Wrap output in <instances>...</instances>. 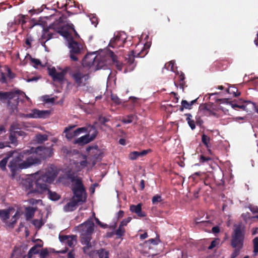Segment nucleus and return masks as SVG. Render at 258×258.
I'll return each mask as SVG.
<instances>
[{
    "label": "nucleus",
    "instance_id": "nucleus-1",
    "mask_svg": "<svg viewBox=\"0 0 258 258\" xmlns=\"http://www.w3.org/2000/svg\"><path fill=\"white\" fill-rule=\"evenodd\" d=\"M58 170L53 165L47 169L29 175L22 181V185L26 190H29L28 195L42 194L47 190V185L44 183L52 182L57 174Z\"/></svg>",
    "mask_w": 258,
    "mask_h": 258
},
{
    "label": "nucleus",
    "instance_id": "nucleus-2",
    "mask_svg": "<svg viewBox=\"0 0 258 258\" xmlns=\"http://www.w3.org/2000/svg\"><path fill=\"white\" fill-rule=\"evenodd\" d=\"M72 24H69L64 21V18L60 17L59 19L52 25V28L57 33H59L67 40L68 42V47L70 49V57L74 61L78 60L77 55L81 52V46L77 42L75 41L72 36L69 34L68 31L70 28L73 29L76 35L78 34L72 27Z\"/></svg>",
    "mask_w": 258,
    "mask_h": 258
},
{
    "label": "nucleus",
    "instance_id": "nucleus-3",
    "mask_svg": "<svg viewBox=\"0 0 258 258\" xmlns=\"http://www.w3.org/2000/svg\"><path fill=\"white\" fill-rule=\"evenodd\" d=\"M75 229L80 233L81 242L85 245L83 247L84 252L90 254L92 249L90 241L92 238V235L94 231V223L92 219L89 218L85 222L76 227Z\"/></svg>",
    "mask_w": 258,
    "mask_h": 258
},
{
    "label": "nucleus",
    "instance_id": "nucleus-4",
    "mask_svg": "<svg viewBox=\"0 0 258 258\" xmlns=\"http://www.w3.org/2000/svg\"><path fill=\"white\" fill-rule=\"evenodd\" d=\"M107 55L108 57L111 58L113 61H115V56L113 52L111 51L106 50L102 51L95 56L93 54L86 55L83 60V65L88 66L94 71L101 69L106 64L104 62V58Z\"/></svg>",
    "mask_w": 258,
    "mask_h": 258
},
{
    "label": "nucleus",
    "instance_id": "nucleus-5",
    "mask_svg": "<svg viewBox=\"0 0 258 258\" xmlns=\"http://www.w3.org/2000/svg\"><path fill=\"white\" fill-rule=\"evenodd\" d=\"M74 196L72 200L63 207L65 212H71L75 210L78 204H82L86 201L87 194L83 185L77 180L76 184L73 187Z\"/></svg>",
    "mask_w": 258,
    "mask_h": 258
},
{
    "label": "nucleus",
    "instance_id": "nucleus-6",
    "mask_svg": "<svg viewBox=\"0 0 258 258\" xmlns=\"http://www.w3.org/2000/svg\"><path fill=\"white\" fill-rule=\"evenodd\" d=\"M23 157L22 154H20L15 159H13L9 165L12 172H15L18 169H25L30 167L31 166L37 165L40 163L41 160L36 157L32 155L23 162L21 160Z\"/></svg>",
    "mask_w": 258,
    "mask_h": 258
},
{
    "label": "nucleus",
    "instance_id": "nucleus-7",
    "mask_svg": "<svg viewBox=\"0 0 258 258\" xmlns=\"http://www.w3.org/2000/svg\"><path fill=\"white\" fill-rule=\"evenodd\" d=\"M19 98V95L18 92L0 91V99H8V106L13 112L17 113L19 112V109L18 108V102L16 100Z\"/></svg>",
    "mask_w": 258,
    "mask_h": 258
},
{
    "label": "nucleus",
    "instance_id": "nucleus-8",
    "mask_svg": "<svg viewBox=\"0 0 258 258\" xmlns=\"http://www.w3.org/2000/svg\"><path fill=\"white\" fill-rule=\"evenodd\" d=\"M14 211L13 208H9L7 210L2 211L0 212V216L3 221L5 223L7 227L12 228L17 222V220L19 218L20 212L17 211L13 215L12 219L10 220V215L13 213Z\"/></svg>",
    "mask_w": 258,
    "mask_h": 258
},
{
    "label": "nucleus",
    "instance_id": "nucleus-9",
    "mask_svg": "<svg viewBox=\"0 0 258 258\" xmlns=\"http://www.w3.org/2000/svg\"><path fill=\"white\" fill-rule=\"evenodd\" d=\"M243 230V228L241 225L235 226L231 242L234 248L241 249L242 247L244 239Z\"/></svg>",
    "mask_w": 258,
    "mask_h": 258
},
{
    "label": "nucleus",
    "instance_id": "nucleus-10",
    "mask_svg": "<svg viewBox=\"0 0 258 258\" xmlns=\"http://www.w3.org/2000/svg\"><path fill=\"white\" fill-rule=\"evenodd\" d=\"M71 76L75 83L78 86H85L88 80L90 78L89 74L88 73L80 70L72 73Z\"/></svg>",
    "mask_w": 258,
    "mask_h": 258
},
{
    "label": "nucleus",
    "instance_id": "nucleus-11",
    "mask_svg": "<svg viewBox=\"0 0 258 258\" xmlns=\"http://www.w3.org/2000/svg\"><path fill=\"white\" fill-rule=\"evenodd\" d=\"M88 134L78 138L76 143L79 144H86L93 140L97 135V132L96 128L93 126H89L86 127Z\"/></svg>",
    "mask_w": 258,
    "mask_h": 258
},
{
    "label": "nucleus",
    "instance_id": "nucleus-12",
    "mask_svg": "<svg viewBox=\"0 0 258 258\" xmlns=\"http://www.w3.org/2000/svg\"><path fill=\"white\" fill-rule=\"evenodd\" d=\"M69 69L68 67L62 70L59 68H57V70L54 67H49L48 68V73L54 81H62Z\"/></svg>",
    "mask_w": 258,
    "mask_h": 258
},
{
    "label": "nucleus",
    "instance_id": "nucleus-13",
    "mask_svg": "<svg viewBox=\"0 0 258 258\" xmlns=\"http://www.w3.org/2000/svg\"><path fill=\"white\" fill-rule=\"evenodd\" d=\"M35 153L39 155L42 159L49 158L53 154V146L51 145L48 147L45 146H39L37 147L35 151Z\"/></svg>",
    "mask_w": 258,
    "mask_h": 258
},
{
    "label": "nucleus",
    "instance_id": "nucleus-14",
    "mask_svg": "<svg viewBox=\"0 0 258 258\" xmlns=\"http://www.w3.org/2000/svg\"><path fill=\"white\" fill-rule=\"evenodd\" d=\"M50 112L48 110H39L36 109H33L31 112L28 114L19 113L21 117L25 118H45L49 115Z\"/></svg>",
    "mask_w": 258,
    "mask_h": 258
},
{
    "label": "nucleus",
    "instance_id": "nucleus-15",
    "mask_svg": "<svg viewBox=\"0 0 258 258\" xmlns=\"http://www.w3.org/2000/svg\"><path fill=\"white\" fill-rule=\"evenodd\" d=\"M88 162H87L86 157L84 155L79 154L77 160L74 161V166L72 167V172L73 174L78 172L87 166Z\"/></svg>",
    "mask_w": 258,
    "mask_h": 258
},
{
    "label": "nucleus",
    "instance_id": "nucleus-16",
    "mask_svg": "<svg viewBox=\"0 0 258 258\" xmlns=\"http://www.w3.org/2000/svg\"><path fill=\"white\" fill-rule=\"evenodd\" d=\"M77 180H79L82 184L81 179L76 178L74 175H73L71 173H69L68 174H64L62 175H60L57 181L62 184H67L69 181H71L72 182L73 188L76 184Z\"/></svg>",
    "mask_w": 258,
    "mask_h": 258
},
{
    "label": "nucleus",
    "instance_id": "nucleus-17",
    "mask_svg": "<svg viewBox=\"0 0 258 258\" xmlns=\"http://www.w3.org/2000/svg\"><path fill=\"white\" fill-rule=\"evenodd\" d=\"M72 127H67L64 130L66 133V137L68 140H71L75 137L79 136L81 133H86L87 128L86 127L78 128L75 131L72 130Z\"/></svg>",
    "mask_w": 258,
    "mask_h": 258
},
{
    "label": "nucleus",
    "instance_id": "nucleus-18",
    "mask_svg": "<svg viewBox=\"0 0 258 258\" xmlns=\"http://www.w3.org/2000/svg\"><path fill=\"white\" fill-rule=\"evenodd\" d=\"M59 238L61 242L65 244H67L70 247H73L77 243L76 236L74 235L59 236Z\"/></svg>",
    "mask_w": 258,
    "mask_h": 258
},
{
    "label": "nucleus",
    "instance_id": "nucleus-19",
    "mask_svg": "<svg viewBox=\"0 0 258 258\" xmlns=\"http://www.w3.org/2000/svg\"><path fill=\"white\" fill-rule=\"evenodd\" d=\"M18 128L17 124H13L11 126L10 128V135L9 137L10 140L12 144H14L16 142V135L18 134L19 135H21L20 132L15 131V130Z\"/></svg>",
    "mask_w": 258,
    "mask_h": 258
},
{
    "label": "nucleus",
    "instance_id": "nucleus-20",
    "mask_svg": "<svg viewBox=\"0 0 258 258\" xmlns=\"http://www.w3.org/2000/svg\"><path fill=\"white\" fill-rule=\"evenodd\" d=\"M149 152H150V150H143L141 152L134 151L129 154L128 158L130 159H131L132 160H134L137 159L138 158H139L140 157L145 156Z\"/></svg>",
    "mask_w": 258,
    "mask_h": 258
},
{
    "label": "nucleus",
    "instance_id": "nucleus-21",
    "mask_svg": "<svg viewBox=\"0 0 258 258\" xmlns=\"http://www.w3.org/2000/svg\"><path fill=\"white\" fill-rule=\"evenodd\" d=\"M130 209L132 212L136 213L139 217H143L145 216V213L142 212L141 204H139L137 205H131Z\"/></svg>",
    "mask_w": 258,
    "mask_h": 258
},
{
    "label": "nucleus",
    "instance_id": "nucleus-22",
    "mask_svg": "<svg viewBox=\"0 0 258 258\" xmlns=\"http://www.w3.org/2000/svg\"><path fill=\"white\" fill-rule=\"evenodd\" d=\"M40 243H38L30 248L28 253V258H32L33 254L39 253V248L42 247L43 246V244L41 240H40Z\"/></svg>",
    "mask_w": 258,
    "mask_h": 258
},
{
    "label": "nucleus",
    "instance_id": "nucleus-23",
    "mask_svg": "<svg viewBox=\"0 0 258 258\" xmlns=\"http://www.w3.org/2000/svg\"><path fill=\"white\" fill-rule=\"evenodd\" d=\"M238 108L248 111L249 108H255L254 104L250 102H245L242 105H238Z\"/></svg>",
    "mask_w": 258,
    "mask_h": 258
},
{
    "label": "nucleus",
    "instance_id": "nucleus-24",
    "mask_svg": "<svg viewBox=\"0 0 258 258\" xmlns=\"http://www.w3.org/2000/svg\"><path fill=\"white\" fill-rule=\"evenodd\" d=\"M159 241V239L158 238L150 239L145 242V247H148L150 249L152 248L151 245H156L158 243Z\"/></svg>",
    "mask_w": 258,
    "mask_h": 258
},
{
    "label": "nucleus",
    "instance_id": "nucleus-25",
    "mask_svg": "<svg viewBox=\"0 0 258 258\" xmlns=\"http://www.w3.org/2000/svg\"><path fill=\"white\" fill-rule=\"evenodd\" d=\"M51 35L48 32L47 30H44L43 31L40 40L41 42H43L49 40L51 38Z\"/></svg>",
    "mask_w": 258,
    "mask_h": 258
},
{
    "label": "nucleus",
    "instance_id": "nucleus-26",
    "mask_svg": "<svg viewBox=\"0 0 258 258\" xmlns=\"http://www.w3.org/2000/svg\"><path fill=\"white\" fill-rule=\"evenodd\" d=\"M35 209L32 207H28L26 208V219L31 218L35 213Z\"/></svg>",
    "mask_w": 258,
    "mask_h": 258
},
{
    "label": "nucleus",
    "instance_id": "nucleus-27",
    "mask_svg": "<svg viewBox=\"0 0 258 258\" xmlns=\"http://www.w3.org/2000/svg\"><path fill=\"white\" fill-rule=\"evenodd\" d=\"M99 258H108V251L104 249H100L97 251Z\"/></svg>",
    "mask_w": 258,
    "mask_h": 258
},
{
    "label": "nucleus",
    "instance_id": "nucleus-28",
    "mask_svg": "<svg viewBox=\"0 0 258 258\" xmlns=\"http://www.w3.org/2000/svg\"><path fill=\"white\" fill-rule=\"evenodd\" d=\"M46 191L48 192L49 198H50V200L52 201H56L58 200L60 198L59 195H58L55 192L51 191L50 190H48V188L47 190H46Z\"/></svg>",
    "mask_w": 258,
    "mask_h": 258
},
{
    "label": "nucleus",
    "instance_id": "nucleus-29",
    "mask_svg": "<svg viewBox=\"0 0 258 258\" xmlns=\"http://www.w3.org/2000/svg\"><path fill=\"white\" fill-rule=\"evenodd\" d=\"M36 141L38 143H42L48 139L46 135L38 134L35 137Z\"/></svg>",
    "mask_w": 258,
    "mask_h": 258
},
{
    "label": "nucleus",
    "instance_id": "nucleus-30",
    "mask_svg": "<svg viewBox=\"0 0 258 258\" xmlns=\"http://www.w3.org/2000/svg\"><path fill=\"white\" fill-rule=\"evenodd\" d=\"M185 115L187 116L186 120L187 121L188 124L189 126L191 128V130H194L196 126L195 124V122L193 120L191 119L192 116L190 114H186Z\"/></svg>",
    "mask_w": 258,
    "mask_h": 258
},
{
    "label": "nucleus",
    "instance_id": "nucleus-31",
    "mask_svg": "<svg viewBox=\"0 0 258 258\" xmlns=\"http://www.w3.org/2000/svg\"><path fill=\"white\" fill-rule=\"evenodd\" d=\"M32 224L37 228H40L44 224L42 219H35L32 221Z\"/></svg>",
    "mask_w": 258,
    "mask_h": 258
},
{
    "label": "nucleus",
    "instance_id": "nucleus-32",
    "mask_svg": "<svg viewBox=\"0 0 258 258\" xmlns=\"http://www.w3.org/2000/svg\"><path fill=\"white\" fill-rule=\"evenodd\" d=\"M253 253L254 255H256L258 253V237L254 238L253 239Z\"/></svg>",
    "mask_w": 258,
    "mask_h": 258
},
{
    "label": "nucleus",
    "instance_id": "nucleus-33",
    "mask_svg": "<svg viewBox=\"0 0 258 258\" xmlns=\"http://www.w3.org/2000/svg\"><path fill=\"white\" fill-rule=\"evenodd\" d=\"M196 100L192 101L191 102V104H189L187 101L186 100H182L181 102V105H182V108H181V110H183V108H189L191 105L195 102Z\"/></svg>",
    "mask_w": 258,
    "mask_h": 258
},
{
    "label": "nucleus",
    "instance_id": "nucleus-34",
    "mask_svg": "<svg viewBox=\"0 0 258 258\" xmlns=\"http://www.w3.org/2000/svg\"><path fill=\"white\" fill-rule=\"evenodd\" d=\"M124 228L119 225L118 229L116 230L115 232V234L117 236L120 237L124 235Z\"/></svg>",
    "mask_w": 258,
    "mask_h": 258
},
{
    "label": "nucleus",
    "instance_id": "nucleus-35",
    "mask_svg": "<svg viewBox=\"0 0 258 258\" xmlns=\"http://www.w3.org/2000/svg\"><path fill=\"white\" fill-rule=\"evenodd\" d=\"M210 139L209 137L205 135H203L202 141L203 144L207 147L209 148Z\"/></svg>",
    "mask_w": 258,
    "mask_h": 258
},
{
    "label": "nucleus",
    "instance_id": "nucleus-36",
    "mask_svg": "<svg viewBox=\"0 0 258 258\" xmlns=\"http://www.w3.org/2000/svg\"><path fill=\"white\" fill-rule=\"evenodd\" d=\"M115 56H116L115 55H114ZM105 63H106V64L105 66H104L102 68H104V69H105V68H104L105 67V66H106L107 64L110 63L111 61H112L113 62H115L117 63V66H118V62L117 61V57L115 56V61H113L112 59H111V58H110V57H108L107 55L105 57Z\"/></svg>",
    "mask_w": 258,
    "mask_h": 258
},
{
    "label": "nucleus",
    "instance_id": "nucleus-37",
    "mask_svg": "<svg viewBox=\"0 0 258 258\" xmlns=\"http://www.w3.org/2000/svg\"><path fill=\"white\" fill-rule=\"evenodd\" d=\"M9 158V157H5L1 161L0 167L3 170H5L6 169V166Z\"/></svg>",
    "mask_w": 258,
    "mask_h": 258
},
{
    "label": "nucleus",
    "instance_id": "nucleus-38",
    "mask_svg": "<svg viewBox=\"0 0 258 258\" xmlns=\"http://www.w3.org/2000/svg\"><path fill=\"white\" fill-rule=\"evenodd\" d=\"M162 201V198L160 196L157 195L152 198V203L153 204H157Z\"/></svg>",
    "mask_w": 258,
    "mask_h": 258
},
{
    "label": "nucleus",
    "instance_id": "nucleus-39",
    "mask_svg": "<svg viewBox=\"0 0 258 258\" xmlns=\"http://www.w3.org/2000/svg\"><path fill=\"white\" fill-rule=\"evenodd\" d=\"M133 119L134 116L132 115H130L122 119V122L124 123H130L133 121Z\"/></svg>",
    "mask_w": 258,
    "mask_h": 258
},
{
    "label": "nucleus",
    "instance_id": "nucleus-40",
    "mask_svg": "<svg viewBox=\"0 0 258 258\" xmlns=\"http://www.w3.org/2000/svg\"><path fill=\"white\" fill-rule=\"evenodd\" d=\"M30 60L32 63V66L35 68H36L37 66L41 64L40 61L38 59L33 58L30 57Z\"/></svg>",
    "mask_w": 258,
    "mask_h": 258
},
{
    "label": "nucleus",
    "instance_id": "nucleus-41",
    "mask_svg": "<svg viewBox=\"0 0 258 258\" xmlns=\"http://www.w3.org/2000/svg\"><path fill=\"white\" fill-rule=\"evenodd\" d=\"M227 91L229 93L233 94L234 96H238L240 95V93L238 92L237 89L234 88H233L231 89L229 88Z\"/></svg>",
    "mask_w": 258,
    "mask_h": 258
},
{
    "label": "nucleus",
    "instance_id": "nucleus-42",
    "mask_svg": "<svg viewBox=\"0 0 258 258\" xmlns=\"http://www.w3.org/2000/svg\"><path fill=\"white\" fill-rule=\"evenodd\" d=\"M48 254V251L46 248L43 249L39 253L40 258H45Z\"/></svg>",
    "mask_w": 258,
    "mask_h": 258
},
{
    "label": "nucleus",
    "instance_id": "nucleus-43",
    "mask_svg": "<svg viewBox=\"0 0 258 258\" xmlns=\"http://www.w3.org/2000/svg\"><path fill=\"white\" fill-rule=\"evenodd\" d=\"M111 100L116 104H119L121 103L120 99L114 94H111Z\"/></svg>",
    "mask_w": 258,
    "mask_h": 258
},
{
    "label": "nucleus",
    "instance_id": "nucleus-44",
    "mask_svg": "<svg viewBox=\"0 0 258 258\" xmlns=\"http://www.w3.org/2000/svg\"><path fill=\"white\" fill-rule=\"evenodd\" d=\"M132 218L128 217L126 219H123L120 223V226L124 228V226H126L127 224L131 221Z\"/></svg>",
    "mask_w": 258,
    "mask_h": 258
},
{
    "label": "nucleus",
    "instance_id": "nucleus-45",
    "mask_svg": "<svg viewBox=\"0 0 258 258\" xmlns=\"http://www.w3.org/2000/svg\"><path fill=\"white\" fill-rule=\"evenodd\" d=\"M174 61H170L168 64L167 69L171 70V71L174 72L176 69V67L174 66Z\"/></svg>",
    "mask_w": 258,
    "mask_h": 258
},
{
    "label": "nucleus",
    "instance_id": "nucleus-46",
    "mask_svg": "<svg viewBox=\"0 0 258 258\" xmlns=\"http://www.w3.org/2000/svg\"><path fill=\"white\" fill-rule=\"evenodd\" d=\"M55 100L54 98H50L48 96L44 97V101L47 103H53Z\"/></svg>",
    "mask_w": 258,
    "mask_h": 258
},
{
    "label": "nucleus",
    "instance_id": "nucleus-47",
    "mask_svg": "<svg viewBox=\"0 0 258 258\" xmlns=\"http://www.w3.org/2000/svg\"><path fill=\"white\" fill-rule=\"evenodd\" d=\"M150 47V44L149 43H146L144 46V49H143L140 53H137V55L139 56L142 57L143 56L141 54V53L143 52L144 50H145L146 49L149 48Z\"/></svg>",
    "mask_w": 258,
    "mask_h": 258
},
{
    "label": "nucleus",
    "instance_id": "nucleus-48",
    "mask_svg": "<svg viewBox=\"0 0 258 258\" xmlns=\"http://www.w3.org/2000/svg\"><path fill=\"white\" fill-rule=\"evenodd\" d=\"M218 243V241L217 240H215L212 241L210 245L208 247L209 249H212L214 247L216 246V245Z\"/></svg>",
    "mask_w": 258,
    "mask_h": 258
},
{
    "label": "nucleus",
    "instance_id": "nucleus-49",
    "mask_svg": "<svg viewBox=\"0 0 258 258\" xmlns=\"http://www.w3.org/2000/svg\"><path fill=\"white\" fill-rule=\"evenodd\" d=\"M235 250L232 253L231 255V258H235L239 254V250L240 249H238L237 248H235Z\"/></svg>",
    "mask_w": 258,
    "mask_h": 258
},
{
    "label": "nucleus",
    "instance_id": "nucleus-50",
    "mask_svg": "<svg viewBox=\"0 0 258 258\" xmlns=\"http://www.w3.org/2000/svg\"><path fill=\"white\" fill-rule=\"evenodd\" d=\"M6 70L8 72V77H9L10 79H13L15 77V75L11 71V70L8 68H6Z\"/></svg>",
    "mask_w": 258,
    "mask_h": 258
},
{
    "label": "nucleus",
    "instance_id": "nucleus-51",
    "mask_svg": "<svg viewBox=\"0 0 258 258\" xmlns=\"http://www.w3.org/2000/svg\"><path fill=\"white\" fill-rule=\"evenodd\" d=\"M15 92H18L19 95V98L17 100L18 102V100H19L21 97H25L27 100L29 101L30 99L28 97H27L24 93H20L19 91H16Z\"/></svg>",
    "mask_w": 258,
    "mask_h": 258
},
{
    "label": "nucleus",
    "instance_id": "nucleus-52",
    "mask_svg": "<svg viewBox=\"0 0 258 258\" xmlns=\"http://www.w3.org/2000/svg\"><path fill=\"white\" fill-rule=\"evenodd\" d=\"M0 82L2 83H5L7 82L6 78L3 73H1V77L0 78Z\"/></svg>",
    "mask_w": 258,
    "mask_h": 258
},
{
    "label": "nucleus",
    "instance_id": "nucleus-53",
    "mask_svg": "<svg viewBox=\"0 0 258 258\" xmlns=\"http://www.w3.org/2000/svg\"><path fill=\"white\" fill-rule=\"evenodd\" d=\"M118 38L117 37L113 38L112 39H111L110 43L109 44V46L112 47H113L114 46L113 45V43L118 40Z\"/></svg>",
    "mask_w": 258,
    "mask_h": 258
},
{
    "label": "nucleus",
    "instance_id": "nucleus-54",
    "mask_svg": "<svg viewBox=\"0 0 258 258\" xmlns=\"http://www.w3.org/2000/svg\"><path fill=\"white\" fill-rule=\"evenodd\" d=\"M135 55H128V62L130 64H132L134 62V56Z\"/></svg>",
    "mask_w": 258,
    "mask_h": 258
},
{
    "label": "nucleus",
    "instance_id": "nucleus-55",
    "mask_svg": "<svg viewBox=\"0 0 258 258\" xmlns=\"http://www.w3.org/2000/svg\"><path fill=\"white\" fill-rule=\"evenodd\" d=\"M249 209L253 213H258V208L256 207H250Z\"/></svg>",
    "mask_w": 258,
    "mask_h": 258
},
{
    "label": "nucleus",
    "instance_id": "nucleus-56",
    "mask_svg": "<svg viewBox=\"0 0 258 258\" xmlns=\"http://www.w3.org/2000/svg\"><path fill=\"white\" fill-rule=\"evenodd\" d=\"M211 159L210 158H206L204 157L203 155H201L200 157V160L202 162H204L205 161H207L210 160Z\"/></svg>",
    "mask_w": 258,
    "mask_h": 258
},
{
    "label": "nucleus",
    "instance_id": "nucleus-57",
    "mask_svg": "<svg viewBox=\"0 0 258 258\" xmlns=\"http://www.w3.org/2000/svg\"><path fill=\"white\" fill-rule=\"evenodd\" d=\"M6 132L5 127L3 125H0V135Z\"/></svg>",
    "mask_w": 258,
    "mask_h": 258
},
{
    "label": "nucleus",
    "instance_id": "nucleus-58",
    "mask_svg": "<svg viewBox=\"0 0 258 258\" xmlns=\"http://www.w3.org/2000/svg\"><path fill=\"white\" fill-rule=\"evenodd\" d=\"M220 231L219 228L217 226L212 228V232L214 233H217Z\"/></svg>",
    "mask_w": 258,
    "mask_h": 258
},
{
    "label": "nucleus",
    "instance_id": "nucleus-59",
    "mask_svg": "<svg viewBox=\"0 0 258 258\" xmlns=\"http://www.w3.org/2000/svg\"><path fill=\"white\" fill-rule=\"evenodd\" d=\"M94 220H95L96 223H97L98 225H99L100 226L102 227H104V225L99 220L98 218H97L96 217H94Z\"/></svg>",
    "mask_w": 258,
    "mask_h": 258
},
{
    "label": "nucleus",
    "instance_id": "nucleus-60",
    "mask_svg": "<svg viewBox=\"0 0 258 258\" xmlns=\"http://www.w3.org/2000/svg\"><path fill=\"white\" fill-rule=\"evenodd\" d=\"M124 212L123 211H119L117 213V218H122L123 216Z\"/></svg>",
    "mask_w": 258,
    "mask_h": 258
},
{
    "label": "nucleus",
    "instance_id": "nucleus-61",
    "mask_svg": "<svg viewBox=\"0 0 258 258\" xmlns=\"http://www.w3.org/2000/svg\"><path fill=\"white\" fill-rule=\"evenodd\" d=\"M18 253V251L17 250H14L12 254L11 258H17V255Z\"/></svg>",
    "mask_w": 258,
    "mask_h": 258
},
{
    "label": "nucleus",
    "instance_id": "nucleus-62",
    "mask_svg": "<svg viewBox=\"0 0 258 258\" xmlns=\"http://www.w3.org/2000/svg\"><path fill=\"white\" fill-rule=\"evenodd\" d=\"M39 202H41L40 200H35L34 199H31L29 200V203L32 204H34L38 203Z\"/></svg>",
    "mask_w": 258,
    "mask_h": 258
},
{
    "label": "nucleus",
    "instance_id": "nucleus-63",
    "mask_svg": "<svg viewBox=\"0 0 258 258\" xmlns=\"http://www.w3.org/2000/svg\"><path fill=\"white\" fill-rule=\"evenodd\" d=\"M257 231H258V228H253L252 229V231H251V232H252V235H255L257 233Z\"/></svg>",
    "mask_w": 258,
    "mask_h": 258
},
{
    "label": "nucleus",
    "instance_id": "nucleus-64",
    "mask_svg": "<svg viewBox=\"0 0 258 258\" xmlns=\"http://www.w3.org/2000/svg\"><path fill=\"white\" fill-rule=\"evenodd\" d=\"M68 258H75V255L72 251H71L68 254Z\"/></svg>",
    "mask_w": 258,
    "mask_h": 258
}]
</instances>
